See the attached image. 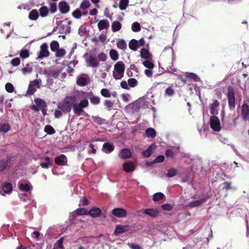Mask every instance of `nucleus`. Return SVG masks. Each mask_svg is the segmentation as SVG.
<instances>
[{
	"instance_id": "nucleus-1",
	"label": "nucleus",
	"mask_w": 249,
	"mask_h": 249,
	"mask_svg": "<svg viewBox=\"0 0 249 249\" xmlns=\"http://www.w3.org/2000/svg\"><path fill=\"white\" fill-rule=\"evenodd\" d=\"M76 101V98L75 96H66L63 101L58 103V108L64 113L70 112Z\"/></svg>"
},
{
	"instance_id": "nucleus-2",
	"label": "nucleus",
	"mask_w": 249,
	"mask_h": 249,
	"mask_svg": "<svg viewBox=\"0 0 249 249\" xmlns=\"http://www.w3.org/2000/svg\"><path fill=\"white\" fill-rule=\"evenodd\" d=\"M125 66L122 61H119L114 65V71L113 76L116 80L121 79L123 76Z\"/></svg>"
},
{
	"instance_id": "nucleus-3",
	"label": "nucleus",
	"mask_w": 249,
	"mask_h": 249,
	"mask_svg": "<svg viewBox=\"0 0 249 249\" xmlns=\"http://www.w3.org/2000/svg\"><path fill=\"white\" fill-rule=\"evenodd\" d=\"M87 67L97 68L99 66V62L95 56L86 53L84 55Z\"/></svg>"
},
{
	"instance_id": "nucleus-4",
	"label": "nucleus",
	"mask_w": 249,
	"mask_h": 249,
	"mask_svg": "<svg viewBox=\"0 0 249 249\" xmlns=\"http://www.w3.org/2000/svg\"><path fill=\"white\" fill-rule=\"evenodd\" d=\"M227 97L228 99V105L231 110L235 108V94L233 89L229 87L228 89Z\"/></svg>"
},
{
	"instance_id": "nucleus-5",
	"label": "nucleus",
	"mask_w": 249,
	"mask_h": 249,
	"mask_svg": "<svg viewBox=\"0 0 249 249\" xmlns=\"http://www.w3.org/2000/svg\"><path fill=\"white\" fill-rule=\"evenodd\" d=\"M211 127L215 131H219L221 129L220 124L218 117L215 116H212L210 119Z\"/></svg>"
},
{
	"instance_id": "nucleus-6",
	"label": "nucleus",
	"mask_w": 249,
	"mask_h": 249,
	"mask_svg": "<svg viewBox=\"0 0 249 249\" xmlns=\"http://www.w3.org/2000/svg\"><path fill=\"white\" fill-rule=\"evenodd\" d=\"M13 191V186L9 182H4L1 186V191L0 194L4 196L5 194L10 195Z\"/></svg>"
},
{
	"instance_id": "nucleus-7",
	"label": "nucleus",
	"mask_w": 249,
	"mask_h": 249,
	"mask_svg": "<svg viewBox=\"0 0 249 249\" xmlns=\"http://www.w3.org/2000/svg\"><path fill=\"white\" fill-rule=\"evenodd\" d=\"M71 22L68 18L62 21V24L60 26V29L62 33L69 34L71 32Z\"/></svg>"
},
{
	"instance_id": "nucleus-8",
	"label": "nucleus",
	"mask_w": 249,
	"mask_h": 249,
	"mask_svg": "<svg viewBox=\"0 0 249 249\" xmlns=\"http://www.w3.org/2000/svg\"><path fill=\"white\" fill-rule=\"evenodd\" d=\"M209 197V196H205L198 200L190 202L189 204L186 205V207H189L190 208H193L199 206L202 203L205 202L206 200H207Z\"/></svg>"
},
{
	"instance_id": "nucleus-9",
	"label": "nucleus",
	"mask_w": 249,
	"mask_h": 249,
	"mask_svg": "<svg viewBox=\"0 0 249 249\" xmlns=\"http://www.w3.org/2000/svg\"><path fill=\"white\" fill-rule=\"evenodd\" d=\"M48 47L46 43H43L40 47V51L39 54L37 56V58H42L45 57H48L49 55L48 51Z\"/></svg>"
},
{
	"instance_id": "nucleus-10",
	"label": "nucleus",
	"mask_w": 249,
	"mask_h": 249,
	"mask_svg": "<svg viewBox=\"0 0 249 249\" xmlns=\"http://www.w3.org/2000/svg\"><path fill=\"white\" fill-rule=\"evenodd\" d=\"M72 107L73 111L76 115L78 116H80L81 115L84 116L88 115V114L84 111L83 108L80 106L77 103H76V102H75L73 105H72Z\"/></svg>"
},
{
	"instance_id": "nucleus-11",
	"label": "nucleus",
	"mask_w": 249,
	"mask_h": 249,
	"mask_svg": "<svg viewBox=\"0 0 249 249\" xmlns=\"http://www.w3.org/2000/svg\"><path fill=\"white\" fill-rule=\"evenodd\" d=\"M242 117L244 120L249 121V107L245 102L242 107Z\"/></svg>"
},
{
	"instance_id": "nucleus-12",
	"label": "nucleus",
	"mask_w": 249,
	"mask_h": 249,
	"mask_svg": "<svg viewBox=\"0 0 249 249\" xmlns=\"http://www.w3.org/2000/svg\"><path fill=\"white\" fill-rule=\"evenodd\" d=\"M54 161L58 165L64 166L67 164V159L65 155L61 154L54 159Z\"/></svg>"
},
{
	"instance_id": "nucleus-13",
	"label": "nucleus",
	"mask_w": 249,
	"mask_h": 249,
	"mask_svg": "<svg viewBox=\"0 0 249 249\" xmlns=\"http://www.w3.org/2000/svg\"><path fill=\"white\" fill-rule=\"evenodd\" d=\"M219 102L217 100H214L212 104L210 105V112L213 116L217 115L218 112Z\"/></svg>"
},
{
	"instance_id": "nucleus-14",
	"label": "nucleus",
	"mask_w": 249,
	"mask_h": 249,
	"mask_svg": "<svg viewBox=\"0 0 249 249\" xmlns=\"http://www.w3.org/2000/svg\"><path fill=\"white\" fill-rule=\"evenodd\" d=\"M11 160V158L10 157H7L5 159L0 160V172L3 171L6 169Z\"/></svg>"
},
{
	"instance_id": "nucleus-15",
	"label": "nucleus",
	"mask_w": 249,
	"mask_h": 249,
	"mask_svg": "<svg viewBox=\"0 0 249 249\" xmlns=\"http://www.w3.org/2000/svg\"><path fill=\"white\" fill-rule=\"evenodd\" d=\"M60 12L63 14L67 13L70 10V6L65 1H61L59 3Z\"/></svg>"
},
{
	"instance_id": "nucleus-16",
	"label": "nucleus",
	"mask_w": 249,
	"mask_h": 249,
	"mask_svg": "<svg viewBox=\"0 0 249 249\" xmlns=\"http://www.w3.org/2000/svg\"><path fill=\"white\" fill-rule=\"evenodd\" d=\"M112 213L118 217H124L126 215V212L122 208H115L112 210Z\"/></svg>"
},
{
	"instance_id": "nucleus-17",
	"label": "nucleus",
	"mask_w": 249,
	"mask_h": 249,
	"mask_svg": "<svg viewBox=\"0 0 249 249\" xmlns=\"http://www.w3.org/2000/svg\"><path fill=\"white\" fill-rule=\"evenodd\" d=\"M123 169L126 172H131L134 170L135 166L133 162L127 161L123 165Z\"/></svg>"
},
{
	"instance_id": "nucleus-18",
	"label": "nucleus",
	"mask_w": 249,
	"mask_h": 249,
	"mask_svg": "<svg viewBox=\"0 0 249 249\" xmlns=\"http://www.w3.org/2000/svg\"><path fill=\"white\" fill-rule=\"evenodd\" d=\"M132 153L131 151L127 148H124L122 149L119 153V156L120 158L125 159L131 157Z\"/></svg>"
},
{
	"instance_id": "nucleus-19",
	"label": "nucleus",
	"mask_w": 249,
	"mask_h": 249,
	"mask_svg": "<svg viewBox=\"0 0 249 249\" xmlns=\"http://www.w3.org/2000/svg\"><path fill=\"white\" fill-rule=\"evenodd\" d=\"M143 213L152 217H155L158 215L159 212L154 209H146L144 210Z\"/></svg>"
},
{
	"instance_id": "nucleus-20",
	"label": "nucleus",
	"mask_w": 249,
	"mask_h": 249,
	"mask_svg": "<svg viewBox=\"0 0 249 249\" xmlns=\"http://www.w3.org/2000/svg\"><path fill=\"white\" fill-rule=\"evenodd\" d=\"M114 149L113 145L109 143H105L103 145V151L107 154L112 152Z\"/></svg>"
},
{
	"instance_id": "nucleus-21",
	"label": "nucleus",
	"mask_w": 249,
	"mask_h": 249,
	"mask_svg": "<svg viewBox=\"0 0 249 249\" xmlns=\"http://www.w3.org/2000/svg\"><path fill=\"white\" fill-rule=\"evenodd\" d=\"M141 56L145 59H152V55L150 53L149 51L145 48H142L141 50Z\"/></svg>"
},
{
	"instance_id": "nucleus-22",
	"label": "nucleus",
	"mask_w": 249,
	"mask_h": 249,
	"mask_svg": "<svg viewBox=\"0 0 249 249\" xmlns=\"http://www.w3.org/2000/svg\"><path fill=\"white\" fill-rule=\"evenodd\" d=\"M109 26V22L107 20H101L98 23V27L100 31L107 29Z\"/></svg>"
},
{
	"instance_id": "nucleus-23",
	"label": "nucleus",
	"mask_w": 249,
	"mask_h": 249,
	"mask_svg": "<svg viewBox=\"0 0 249 249\" xmlns=\"http://www.w3.org/2000/svg\"><path fill=\"white\" fill-rule=\"evenodd\" d=\"M33 65L32 63H28L22 68L21 71L24 74L30 73L33 71Z\"/></svg>"
},
{
	"instance_id": "nucleus-24",
	"label": "nucleus",
	"mask_w": 249,
	"mask_h": 249,
	"mask_svg": "<svg viewBox=\"0 0 249 249\" xmlns=\"http://www.w3.org/2000/svg\"><path fill=\"white\" fill-rule=\"evenodd\" d=\"M101 213L100 209L98 208H94L91 209L89 212V214L93 217L98 216Z\"/></svg>"
},
{
	"instance_id": "nucleus-25",
	"label": "nucleus",
	"mask_w": 249,
	"mask_h": 249,
	"mask_svg": "<svg viewBox=\"0 0 249 249\" xmlns=\"http://www.w3.org/2000/svg\"><path fill=\"white\" fill-rule=\"evenodd\" d=\"M154 148V145L152 144L149 146L147 149L142 152V155L145 158L149 157L152 153Z\"/></svg>"
},
{
	"instance_id": "nucleus-26",
	"label": "nucleus",
	"mask_w": 249,
	"mask_h": 249,
	"mask_svg": "<svg viewBox=\"0 0 249 249\" xmlns=\"http://www.w3.org/2000/svg\"><path fill=\"white\" fill-rule=\"evenodd\" d=\"M129 47L133 51H136L139 48L138 41L134 39L131 40L129 43Z\"/></svg>"
},
{
	"instance_id": "nucleus-27",
	"label": "nucleus",
	"mask_w": 249,
	"mask_h": 249,
	"mask_svg": "<svg viewBox=\"0 0 249 249\" xmlns=\"http://www.w3.org/2000/svg\"><path fill=\"white\" fill-rule=\"evenodd\" d=\"M35 102L36 106L40 108H46L47 105L44 101L41 99H36L35 100Z\"/></svg>"
},
{
	"instance_id": "nucleus-28",
	"label": "nucleus",
	"mask_w": 249,
	"mask_h": 249,
	"mask_svg": "<svg viewBox=\"0 0 249 249\" xmlns=\"http://www.w3.org/2000/svg\"><path fill=\"white\" fill-rule=\"evenodd\" d=\"M146 136L148 138H153L156 135V132L154 128H149L145 131Z\"/></svg>"
},
{
	"instance_id": "nucleus-29",
	"label": "nucleus",
	"mask_w": 249,
	"mask_h": 249,
	"mask_svg": "<svg viewBox=\"0 0 249 249\" xmlns=\"http://www.w3.org/2000/svg\"><path fill=\"white\" fill-rule=\"evenodd\" d=\"M89 99L91 104L94 105H97L100 104V99L98 96L92 94L89 97Z\"/></svg>"
},
{
	"instance_id": "nucleus-30",
	"label": "nucleus",
	"mask_w": 249,
	"mask_h": 249,
	"mask_svg": "<svg viewBox=\"0 0 249 249\" xmlns=\"http://www.w3.org/2000/svg\"><path fill=\"white\" fill-rule=\"evenodd\" d=\"M29 18L32 20H36L38 18V13L36 10H32L29 14Z\"/></svg>"
},
{
	"instance_id": "nucleus-31",
	"label": "nucleus",
	"mask_w": 249,
	"mask_h": 249,
	"mask_svg": "<svg viewBox=\"0 0 249 249\" xmlns=\"http://www.w3.org/2000/svg\"><path fill=\"white\" fill-rule=\"evenodd\" d=\"M121 24L118 21H115L112 24V30L113 32H117L121 28Z\"/></svg>"
},
{
	"instance_id": "nucleus-32",
	"label": "nucleus",
	"mask_w": 249,
	"mask_h": 249,
	"mask_svg": "<svg viewBox=\"0 0 249 249\" xmlns=\"http://www.w3.org/2000/svg\"><path fill=\"white\" fill-rule=\"evenodd\" d=\"M10 129V126L8 124L0 123V132L6 133Z\"/></svg>"
},
{
	"instance_id": "nucleus-33",
	"label": "nucleus",
	"mask_w": 249,
	"mask_h": 249,
	"mask_svg": "<svg viewBox=\"0 0 249 249\" xmlns=\"http://www.w3.org/2000/svg\"><path fill=\"white\" fill-rule=\"evenodd\" d=\"M76 83L80 86H85L87 84V79L85 77H80L77 79Z\"/></svg>"
},
{
	"instance_id": "nucleus-34",
	"label": "nucleus",
	"mask_w": 249,
	"mask_h": 249,
	"mask_svg": "<svg viewBox=\"0 0 249 249\" xmlns=\"http://www.w3.org/2000/svg\"><path fill=\"white\" fill-rule=\"evenodd\" d=\"M109 55L111 59L113 61H116L118 59V53L114 49H111L109 52Z\"/></svg>"
},
{
	"instance_id": "nucleus-35",
	"label": "nucleus",
	"mask_w": 249,
	"mask_h": 249,
	"mask_svg": "<svg viewBox=\"0 0 249 249\" xmlns=\"http://www.w3.org/2000/svg\"><path fill=\"white\" fill-rule=\"evenodd\" d=\"M128 0H121L119 2V8L121 10H125L128 4Z\"/></svg>"
},
{
	"instance_id": "nucleus-36",
	"label": "nucleus",
	"mask_w": 249,
	"mask_h": 249,
	"mask_svg": "<svg viewBox=\"0 0 249 249\" xmlns=\"http://www.w3.org/2000/svg\"><path fill=\"white\" fill-rule=\"evenodd\" d=\"M117 46L121 50H125L126 48L127 45L124 40L120 39L117 42Z\"/></svg>"
},
{
	"instance_id": "nucleus-37",
	"label": "nucleus",
	"mask_w": 249,
	"mask_h": 249,
	"mask_svg": "<svg viewBox=\"0 0 249 249\" xmlns=\"http://www.w3.org/2000/svg\"><path fill=\"white\" fill-rule=\"evenodd\" d=\"M19 187L21 190L27 192L30 189V185L29 183H20L19 184Z\"/></svg>"
},
{
	"instance_id": "nucleus-38",
	"label": "nucleus",
	"mask_w": 249,
	"mask_h": 249,
	"mask_svg": "<svg viewBox=\"0 0 249 249\" xmlns=\"http://www.w3.org/2000/svg\"><path fill=\"white\" fill-rule=\"evenodd\" d=\"M164 197V195L162 193L159 192L155 194L153 196V200L154 201H159L162 199Z\"/></svg>"
},
{
	"instance_id": "nucleus-39",
	"label": "nucleus",
	"mask_w": 249,
	"mask_h": 249,
	"mask_svg": "<svg viewBox=\"0 0 249 249\" xmlns=\"http://www.w3.org/2000/svg\"><path fill=\"white\" fill-rule=\"evenodd\" d=\"M151 59H147V60L144 61L142 62L143 65L146 68H148L149 69H152L154 65L152 62L151 61Z\"/></svg>"
},
{
	"instance_id": "nucleus-40",
	"label": "nucleus",
	"mask_w": 249,
	"mask_h": 249,
	"mask_svg": "<svg viewBox=\"0 0 249 249\" xmlns=\"http://www.w3.org/2000/svg\"><path fill=\"white\" fill-rule=\"evenodd\" d=\"M45 162H42L40 163V166L43 168L47 169L49 167V165L51 163V161L50 160V159L48 157H46L45 159Z\"/></svg>"
},
{
	"instance_id": "nucleus-41",
	"label": "nucleus",
	"mask_w": 249,
	"mask_h": 249,
	"mask_svg": "<svg viewBox=\"0 0 249 249\" xmlns=\"http://www.w3.org/2000/svg\"><path fill=\"white\" fill-rule=\"evenodd\" d=\"M44 131L46 132L47 134L51 135L53 134L55 132L54 128L50 125H46L44 128Z\"/></svg>"
},
{
	"instance_id": "nucleus-42",
	"label": "nucleus",
	"mask_w": 249,
	"mask_h": 249,
	"mask_svg": "<svg viewBox=\"0 0 249 249\" xmlns=\"http://www.w3.org/2000/svg\"><path fill=\"white\" fill-rule=\"evenodd\" d=\"M126 228L122 226H117L115 230L116 234H122L126 231Z\"/></svg>"
},
{
	"instance_id": "nucleus-43",
	"label": "nucleus",
	"mask_w": 249,
	"mask_h": 249,
	"mask_svg": "<svg viewBox=\"0 0 249 249\" xmlns=\"http://www.w3.org/2000/svg\"><path fill=\"white\" fill-rule=\"evenodd\" d=\"M132 30L134 32H138L141 30V25L139 23L135 22L132 23L131 26Z\"/></svg>"
},
{
	"instance_id": "nucleus-44",
	"label": "nucleus",
	"mask_w": 249,
	"mask_h": 249,
	"mask_svg": "<svg viewBox=\"0 0 249 249\" xmlns=\"http://www.w3.org/2000/svg\"><path fill=\"white\" fill-rule=\"evenodd\" d=\"M90 3L89 0H84L80 5V8L82 10H86L89 7Z\"/></svg>"
},
{
	"instance_id": "nucleus-45",
	"label": "nucleus",
	"mask_w": 249,
	"mask_h": 249,
	"mask_svg": "<svg viewBox=\"0 0 249 249\" xmlns=\"http://www.w3.org/2000/svg\"><path fill=\"white\" fill-rule=\"evenodd\" d=\"M39 13L41 17H44L48 15V9L46 6H42L39 9Z\"/></svg>"
},
{
	"instance_id": "nucleus-46",
	"label": "nucleus",
	"mask_w": 249,
	"mask_h": 249,
	"mask_svg": "<svg viewBox=\"0 0 249 249\" xmlns=\"http://www.w3.org/2000/svg\"><path fill=\"white\" fill-rule=\"evenodd\" d=\"M51 49L53 52H56L59 47V44L56 41H53L50 44Z\"/></svg>"
},
{
	"instance_id": "nucleus-47",
	"label": "nucleus",
	"mask_w": 249,
	"mask_h": 249,
	"mask_svg": "<svg viewBox=\"0 0 249 249\" xmlns=\"http://www.w3.org/2000/svg\"><path fill=\"white\" fill-rule=\"evenodd\" d=\"M41 80L40 79H36L33 81L30 82V84L35 88H39Z\"/></svg>"
},
{
	"instance_id": "nucleus-48",
	"label": "nucleus",
	"mask_w": 249,
	"mask_h": 249,
	"mask_svg": "<svg viewBox=\"0 0 249 249\" xmlns=\"http://www.w3.org/2000/svg\"><path fill=\"white\" fill-rule=\"evenodd\" d=\"M92 119L97 124H103L105 120L100 118L99 116H92L91 117Z\"/></svg>"
},
{
	"instance_id": "nucleus-49",
	"label": "nucleus",
	"mask_w": 249,
	"mask_h": 249,
	"mask_svg": "<svg viewBox=\"0 0 249 249\" xmlns=\"http://www.w3.org/2000/svg\"><path fill=\"white\" fill-rule=\"evenodd\" d=\"M101 94L103 96L106 98H109L111 96V95L109 91L107 89H101Z\"/></svg>"
},
{
	"instance_id": "nucleus-50",
	"label": "nucleus",
	"mask_w": 249,
	"mask_h": 249,
	"mask_svg": "<svg viewBox=\"0 0 249 249\" xmlns=\"http://www.w3.org/2000/svg\"><path fill=\"white\" fill-rule=\"evenodd\" d=\"M177 171L174 168H171L168 170V173L166 174V176L168 178H172L174 177L177 174Z\"/></svg>"
},
{
	"instance_id": "nucleus-51",
	"label": "nucleus",
	"mask_w": 249,
	"mask_h": 249,
	"mask_svg": "<svg viewBox=\"0 0 249 249\" xmlns=\"http://www.w3.org/2000/svg\"><path fill=\"white\" fill-rule=\"evenodd\" d=\"M63 238L59 239L54 245L53 249H59L63 247Z\"/></svg>"
},
{
	"instance_id": "nucleus-52",
	"label": "nucleus",
	"mask_w": 249,
	"mask_h": 249,
	"mask_svg": "<svg viewBox=\"0 0 249 249\" xmlns=\"http://www.w3.org/2000/svg\"><path fill=\"white\" fill-rule=\"evenodd\" d=\"M97 58H98L99 61H101L102 62H104L106 60L107 56L105 53H101L98 54Z\"/></svg>"
},
{
	"instance_id": "nucleus-53",
	"label": "nucleus",
	"mask_w": 249,
	"mask_h": 249,
	"mask_svg": "<svg viewBox=\"0 0 249 249\" xmlns=\"http://www.w3.org/2000/svg\"><path fill=\"white\" fill-rule=\"evenodd\" d=\"M187 76L192 79H193L195 81H199L200 80V78L197 76L196 74L194 73H187Z\"/></svg>"
},
{
	"instance_id": "nucleus-54",
	"label": "nucleus",
	"mask_w": 249,
	"mask_h": 249,
	"mask_svg": "<svg viewBox=\"0 0 249 249\" xmlns=\"http://www.w3.org/2000/svg\"><path fill=\"white\" fill-rule=\"evenodd\" d=\"M104 105L107 107V109L110 110L113 107L114 103L110 100H106L104 102Z\"/></svg>"
},
{
	"instance_id": "nucleus-55",
	"label": "nucleus",
	"mask_w": 249,
	"mask_h": 249,
	"mask_svg": "<svg viewBox=\"0 0 249 249\" xmlns=\"http://www.w3.org/2000/svg\"><path fill=\"white\" fill-rule=\"evenodd\" d=\"M5 87V89L7 92L9 93L13 92L14 88L11 83H7V84H6Z\"/></svg>"
},
{
	"instance_id": "nucleus-56",
	"label": "nucleus",
	"mask_w": 249,
	"mask_h": 249,
	"mask_svg": "<svg viewBox=\"0 0 249 249\" xmlns=\"http://www.w3.org/2000/svg\"><path fill=\"white\" fill-rule=\"evenodd\" d=\"M128 84L131 87H134L137 85L138 82L135 78H130L128 80Z\"/></svg>"
},
{
	"instance_id": "nucleus-57",
	"label": "nucleus",
	"mask_w": 249,
	"mask_h": 249,
	"mask_svg": "<svg viewBox=\"0 0 249 249\" xmlns=\"http://www.w3.org/2000/svg\"><path fill=\"white\" fill-rule=\"evenodd\" d=\"M36 91V88L34 87L33 86H31V84H29L28 90L27 91V94L29 95H32L33 94L35 91Z\"/></svg>"
},
{
	"instance_id": "nucleus-58",
	"label": "nucleus",
	"mask_w": 249,
	"mask_h": 249,
	"mask_svg": "<svg viewBox=\"0 0 249 249\" xmlns=\"http://www.w3.org/2000/svg\"><path fill=\"white\" fill-rule=\"evenodd\" d=\"M72 15L74 18L78 19L81 17L82 13L79 9H76L73 12Z\"/></svg>"
},
{
	"instance_id": "nucleus-59",
	"label": "nucleus",
	"mask_w": 249,
	"mask_h": 249,
	"mask_svg": "<svg viewBox=\"0 0 249 249\" xmlns=\"http://www.w3.org/2000/svg\"><path fill=\"white\" fill-rule=\"evenodd\" d=\"M50 9L52 13H54L57 10L56 4L54 2L50 3Z\"/></svg>"
},
{
	"instance_id": "nucleus-60",
	"label": "nucleus",
	"mask_w": 249,
	"mask_h": 249,
	"mask_svg": "<svg viewBox=\"0 0 249 249\" xmlns=\"http://www.w3.org/2000/svg\"><path fill=\"white\" fill-rule=\"evenodd\" d=\"M29 55V51L27 50H22L20 53V56L22 58H26Z\"/></svg>"
},
{
	"instance_id": "nucleus-61",
	"label": "nucleus",
	"mask_w": 249,
	"mask_h": 249,
	"mask_svg": "<svg viewBox=\"0 0 249 249\" xmlns=\"http://www.w3.org/2000/svg\"><path fill=\"white\" fill-rule=\"evenodd\" d=\"M80 106H81L83 108L88 107L89 106V101L87 99H84L81 100L79 103H78Z\"/></svg>"
},
{
	"instance_id": "nucleus-62",
	"label": "nucleus",
	"mask_w": 249,
	"mask_h": 249,
	"mask_svg": "<svg viewBox=\"0 0 249 249\" xmlns=\"http://www.w3.org/2000/svg\"><path fill=\"white\" fill-rule=\"evenodd\" d=\"M175 93L174 89L171 87L168 88L165 90V94L168 96H173Z\"/></svg>"
},
{
	"instance_id": "nucleus-63",
	"label": "nucleus",
	"mask_w": 249,
	"mask_h": 249,
	"mask_svg": "<svg viewBox=\"0 0 249 249\" xmlns=\"http://www.w3.org/2000/svg\"><path fill=\"white\" fill-rule=\"evenodd\" d=\"M66 53V51L64 49H60L57 50L56 56L57 57H62Z\"/></svg>"
},
{
	"instance_id": "nucleus-64",
	"label": "nucleus",
	"mask_w": 249,
	"mask_h": 249,
	"mask_svg": "<svg viewBox=\"0 0 249 249\" xmlns=\"http://www.w3.org/2000/svg\"><path fill=\"white\" fill-rule=\"evenodd\" d=\"M183 249H202L201 247V245L198 244H196L193 247L191 246H187L186 247H184Z\"/></svg>"
}]
</instances>
